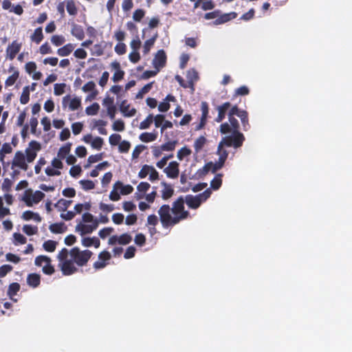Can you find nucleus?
Wrapping results in <instances>:
<instances>
[{
  "instance_id": "f257e3e1",
  "label": "nucleus",
  "mask_w": 352,
  "mask_h": 352,
  "mask_svg": "<svg viewBox=\"0 0 352 352\" xmlns=\"http://www.w3.org/2000/svg\"><path fill=\"white\" fill-rule=\"evenodd\" d=\"M239 124L236 118L229 119V122H226L220 126V132L223 134L232 133V135L226 136L219 142L217 154L219 156L216 163L209 162L203 168V172L207 173L209 171L214 173L220 169L227 159L228 153L223 148V146H233L235 148L240 147L244 141L243 135L239 131Z\"/></svg>"
},
{
  "instance_id": "f03ea898",
  "label": "nucleus",
  "mask_w": 352,
  "mask_h": 352,
  "mask_svg": "<svg viewBox=\"0 0 352 352\" xmlns=\"http://www.w3.org/2000/svg\"><path fill=\"white\" fill-rule=\"evenodd\" d=\"M158 214L164 227L173 226L188 215V212L184 210V200L182 197L174 202L172 208L168 205H163L159 209Z\"/></svg>"
},
{
  "instance_id": "7ed1b4c3",
  "label": "nucleus",
  "mask_w": 352,
  "mask_h": 352,
  "mask_svg": "<svg viewBox=\"0 0 352 352\" xmlns=\"http://www.w3.org/2000/svg\"><path fill=\"white\" fill-rule=\"evenodd\" d=\"M41 150V144L36 142L32 141L29 147L25 151V153L17 151L12 160V169L14 175H18L21 170H27L28 163H32L37 155V152Z\"/></svg>"
},
{
  "instance_id": "20e7f679",
  "label": "nucleus",
  "mask_w": 352,
  "mask_h": 352,
  "mask_svg": "<svg viewBox=\"0 0 352 352\" xmlns=\"http://www.w3.org/2000/svg\"><path fill=\"white\" fill-rule=\"evenodd\" d=\"M73 256L68 250L63 249L57 255L58 267L65 276L73 274L77 271Z\"/></svg>"
},
{
  "instance_id": "39448f33",
  "label": "nucleus",
  "mask_w": 352,
  "mask_h": 352,
  "mask_svg": "<svg viewBox=\"0 0 352 352\" xmlns=\"http://www.w3.org/2000/svg\"><path fill=\"white\" fill-rule=\"evenodd\" d=\"M98 223L99 221L91 213L85 212L82 214V219L77 223L76 232L82 236L91 234L98 228Z\"/></svg>"
},
{
  "instance_id": "423d86ee",
  "label": "nucleus",
  "mask_w": 352,
  "mask_h": 352,
  "mask_svg": "<svg viewBox=\"0 0 352 352\" xmlns=\"http://www.w3.org/2000/svg\"><path fill=\"white\" fill-rule=\"evenodd\" d=\"M133 190L132 186L129 184L124 185L121 182H116L109 194V199L113 201H117L120 199V195H127L131 194Z\"/></svg>"
},
{
  "instance_id": "0eeeda50",
  "label": "nucleus",
  "mask_w": 352,
  "mask_h": 352,
  "mask_svg": "<svg viewBox=\"0 0 352 352\" xmlns=\"http://www.w3.org/2000/svg\"><path fill=\"white\" fill-rule=\"evenodd\" d=\"M211 195V190L208 188L203 193L197 196L188 195L186 197L185 201L188 206L192 209H197L199 207L201 203L206 201Z\"/></svg>"
},
{
  "instance_id": "6e6552de",
  "label": "nucleus",
  "mask_w": 352,
  "mask_h": 352,
  "mask_svg": "<svg viewBox=\"0 0 352 352\" xmlns=\"http://www.w3.org/2000/svg\"><path fill=\"white\" fill-rule=\"evenodd\" d=\"M45 197V194L40 190L33 191L32 190H27L23 195V201L29 207L37 204Z\"/></svg>"
},
{
  "instance_id": "1a4fd4ad",
  "label": "nucleus",
  "mask_w": 352,
  "mask_h": 352,
  "mask_svg": "<svg viewBox=\"0 0 352 352\" xmlns=\"http://www.w3.org/2000/svg\"><path fill=\"white\" fill-rule=\"evenodd\" d=\"M81 98L76 96L67 95L62 99L63 109L74 111L81 108Z\"/></svg>"
},
{
  "instance_id": "9d476101",
  "label": "nucleus",
  "mask_w": 352,
  "mask_h": 352,
  "mask_svg": "<svg viewBox=\"0 0 352 352\" xmlns=\"http://www.w3.org/2000/svg\"><path fill=\"white\" fill-rule=\"evenodd\" d=\"M73 256L75 263L80 266L85 265L92 255L89 250L80 251L78 248H73L69 251Z\"/></svg>"
},
{
  "instance_id": "9b49d317",
  "label": "nucleus",
  "mask_w": 352,
  "mask_h": 352,
  "mask_svg": "<svg viewBox=\"0 0 352 352\" xmlns=\"http://www.w3.org/2000/svg\"><path fill=\"white\" fill-rule=\"evenodd\" d=\"M35 265L42 267L43 272L48 275H51L54 272V268L51 265V259L50 257L41 255L35 258Z\"/></svg>"
},
{
  "instance_id": "f8f14e48",
  "label": "nucleus",
  "mask_w": 352,
  "mask_h": 352,
  "mask_svg": "<svg viewBox=\"0 0 352 352\" xmlns=\"http://www.w3.org/2000/svg\"><path fill=\"white\" fill-rule=\"evenodd\" d=\"M63 163L59 159H53L50 164L45 169V173L47 176H59L61 175L60 170L63 168Z\"/></svg>"
},
{
  "instance_id": "ddd939ff",
  "label": "nucleus",
  "mask_w": 352,
  "mask_h": 352,
  "mask_svg": "<svg viewBox=\"0 0 352 352\" xmlns=\"http://www.w3.org/2000/svg\"><path fill=\"white\" fill-rule=\"evenodd\" d=\"M147 176L150 181L153 182L158 179L159 174L153 166L144 165L138 173V177L144 179Z\"/></svg>"
},
{
  "instance_id": "4468645a",
  "label": "nucleus",
  "mask_w": 352,
  "mask_h": 352,
  "mask_svg": "<svg viewBox=\"0 0 352 352\" xmlns=\"http://www.w3.org/2000/svg\"><path fill=\"white\" fill-rule=\"evenodd\" d=\"M82 141L91 145L96 150L100 151L104 144V140L98 136L94 137L91 134H86L82 138Z\"/></svg>"
},
{
  "instance_id": "2eb2a0df",
  "label": "nucleus",
  "mask_w": 352,
  "mask_h": 352,
  "mask_svg": "<svg viewBox=\"0 0 352 352\" xmlns=\"http://www.w3.org/2000/svg\"><path fill=\"white\" fill-rule=\"evenodd\" d=\"M111 258V254L107 251H102L98 254V260L94 263V267L96 270L104 268Z\"/></svg>"
},
{
  "instance_id": "dca6fc26",
  "label": "nucleus",
  "mask_w": 352,
  "mask_h": 352,
  "mask_svg": "<svg viewBox=\"0 0 352 352\" xmlns=\"http://www.w3.org/2000/svg\"><path fill=\"white\" fill-rule=\"evenodd\" d=\"M132 240V237L129 234L124 233L120 236L113 235L109 237L108 244L114 245L117 243L120 245H127Z\"/></svg>"
},
{
  "instance_id": "f3484780",
  "label": "nucleus",
  "mask_w": 352,
  "mask_h": 352,
  "mask_svg": "<svg viewBox=\"0 0 352 352\" xmlns=\"http://www.w3.org/2000/svg\"><path fill=\"white\" fill-rule=\"evenodd\" d=\"M110 67L113 71V75L112 76V80L114 82H117L121 80L124 76V72L121 69L120 64L118 61H113L111 63Z\"/></svg>"
},
{
  "instance_id": "a211bd4d",
  "label": "nucleus",
  "mask_w": 352,
  "mask_h": 352,
  "mask_svg": "<svg viewBox=\"0 0 352 352\" xmlns=\"http://www.w3.org/2000/svg\"><path fill=\"white\" fill-rule=\"evenodd\" d=\"M164 171L168 177L175 179L179 174V164L175 161L171 162L168 166L164 168Z\"/></svg>"
},
{
  "instance_id": "6ab92c4d",
  "label": "nucleus",
  "mask_w": 352,
  "mask_h": 352,
  "mask_svg": "<svg viewBox=\"0 0 352 352\" xmlns=\"http://www.w3.org/2000/svg\"><path fill=\"white\" fill-rule=\"evenodd\" d=\"M166 56L163 50H159L153 60V65L157 71L163 67L165 65Z\"/></svg>"
},
{
  "instance_id": "aec40b11",
  "label": "nucleus",
  "mask_w": 352,
  "mask_h": 352,
  "mask_svg": "<svg viewBox=\"0 0 352 352\" xmlns=\"http://www.w3.org/2000/svg\"><path fill=\"white\" fill-rule=\"evenodd\" d=\"M36 64L33 61L28 62L25 65L26 72L36 80L41 79L43 76L41 72L36 71Z\"/></svg>"
},
{
  "instance_id": "412c9836",
  "label": "nucleus",
  "mask_w": 352,
  "mask_h": 352,
  "mask_svg": "<svg viewBox=\"0 0 352 352\" xmlns=\"http://www.w3.org/2000/svg\"><path fill=\"white\" fill-rule=\"evenodd\" d=\"M21 44L16 41H13L6 49V56L10 60H13L16 54L20 51Z\"/></svg>"
},
{
  "instance_id": "4be33fe9",
  "label": "nucleus",
  "mask_w": 352,
  "mask_h": 352,
  "mask_svg": "<svg viewBox=\"0 0 352 352\" xmlns=\"http://www.w3.org/2000/svg\"><path fill=\"white\" fill-rule=\"evenodd\" d=\"M120 110L124 117L131 118L135 115L136 109L131 108L126 100H123L120 104Z\"/></svg>"
},
{
  "instance_id": "5701e85b",
  "label": "nucleus",
  "mask_w": 352,
  "mask_h": 352,
  "mask_svg": "<svg viewBox=\"0 0 352 352\" xmlns=\"http://www.w3.org/2000/svg\"><path fill=\"white\" fill-rule=\"evenodd\" d=\"M72 146V144L71 142H67L60 146L58 151L57 156L54 159H59L60 161L64 160L70 154Z\"/></svg>"
},
{
  "instance_id": "b1692460",
  "label": "nucleus",
  "mask_w": 352,
  "mask_h": 352,
  "mask_svg": "<svg viewBox=\"0 0 352 352\" xmlns=\"http://www.w3.org/2000/svg\"><path fill=\"white\" fill-rule=\"evenodd\" d=\"M161 186L162 187V188L160 191L161 195H162V198L164 200H167L173 196V195L174 193V190L170 184H168L165 182H162Z\"/></svg>"
},
{
  "instance_id": "393cba45",
  "label": "nucleus",
  "mask_w": 352,
  "mask_h": 352,
  "mask_svg": "<svg viewBox=\"0 0 352 352\" xmlns=\"http://www.w3.org/2000/svg\"><path fill=\"white\" fill-rule=\"evenodd\" d=\"M92 126L91 128L97 129L98 133L101 135H107V131L104 128V126L107 125V122L102 120H96L94 119L91 122Z\"/></svg>"
},
{
  "instance_id": "a878e982",
  "label": "nucleus",
  "mask_w": 352,
  "mask_h": 352,
  "mask_svg": "<svg viewBox=\"0 0 352 352\" xmlns=\"http://www.w3.org/2000/svg\"><path fill=\"white\" fill-rule=\"evenodd\" d=\"M236 16H237V14L234 12H232L230 13H226V14H221V15L219 14V16L214 21V23L215 25L222 24V23H226L228 21H230L231 19H235L236 17Z\"/></svg>"
},
{
  "instance_id": "bb28decb",
  "label": "nucleus",
  "mask_w": 352,
  "mask_h": 352,
  "mask_svg": "<svg viewBox=\"0 0 352 352\" xmlns=\"http://www.w3.org/2000/svg\"><path fill=\"white\" fill-rule=\"evenodd\" d=\"M201 109L202 115H201V122H200L199 124L196 128L197 130H199L202 127L204 126L206 122L207 117H208V106L206 102H201Z\"/></svg>"
},
{
  "instance_id": "cd10ccee",
  "label": "nucleus",
  "mask_w": 352,
  "mask_h": 352,
  "mask_svg": "<svg viewBox=\"0 0 352 352\" xmlns=\"http://www.w3.org/2000/svg\"><path fill=\"white\" fill-rule=\"evenodd\" d=\"M81 243L85 247L94 246L96 248H99L100 245L97 237H82Z\"/></svg>"
},
{
  "instance_id": "c85d7f7f",
  "label": "nucleus",
  "mask_w": 352,
  "mask_h": 352,
  "mask_svg": "<svg viewBox=\"0 0 352 352\" xmlns=\"http://www.w3.org/2000/svg\"><path fill=\"white\" fill-rule=\"evenodd\" d=\"M72 34L78 40H82L85 37V32L83 28L77 24H72L71 30Z\"/></svg>"
},
{
  "instance_id": "c756f323",
  "label": "nucleus",
  "mask_w": 352,
  "mask_h": 352,
  "mask_svg": "<svg viewBox=\"0 0 352 352\" xmlns=\"http://www.w3.org/2000/svg\"><path fill=\"white\" fill-rule=\"evenodd\" d=\"M230 104L229 102H225L222 105L219 106L217 107L219 113H218L217 117L215 118L216 122H220L224 119L226 112L228 110V109L230 107Z\"/></svg>"
},
{
  "instance_id": "7c9ffc66",
  "label": "nucleus",
  "mask_w": 352,
  "mask_h": 352,
  "mask_svg": "<svg viewBox=\"0 0 352 352\" xmlns=\"http://www.w3.org/2000/svg\"><path fill=\"white\" fill-rule=\"evenodd\" d=\"M74 47L75 46L74 44L68 43L58 49L57 54L60 56H67L72 52V51L74 50Z\"/></svg>"
},
{
  "instance_id": "2f4dec72",
  "label": "nucleus",
  "mask_w": 352,
  "mask_h": 352,
  "mask_svg": "<svg viewBox=\"0 0 352 352\" xmlns=\"http://www.w3.org/2000/svg\"><path fill=\"white\" fill-rule=\"evenodd\" d=\"M22 218L25 221L34 220L36 222L41 221L40 215L30 210L25 211L22 214Z\"/></svg>"
},
{
  "instance_id": "473e14b6",
  "label": "nucleus",
  "mask_w": 352,
  "mask_h": 352,
  "mask_svg": "<svg viewBox=\"0 0 352 352\" xmlns=\"http://www.w3.org/2000/svg\"><path fill=\"white\" fill-rule=\"evenodd\" d=\"M40 275L37 274H30L27 277V283L32 287H36L40 284Z\"/></svg>"
},
{
  "instance_id": "72a5a7b5",
  "label": "nucleus",
  "mask_w": 352,
  "mask_h": 352,
  "mask_svg": "<svg viewBox=\"0 0 352 352\" xmlns=\"http://www.w3.org/2000/svg\"><path fill=\"white\" fill-rule=\"evenodd\" d=\"M206 143V139L204 136H199L195 140L193 147L196 153H199Z\"/></svg>"
},
{
  "instance_id": "f704fd0d",
  "label": "nucleus",
  "mask_w": 352,
  "mask_h": 352,
  "mask_svg": "<svg viewBox=\"0 0 352 352\" xmlns=\"http://www.w3.org/2000/svg\"><path fill=\"white\" fill-rule=\"evenodd\" d=\"M139 138L143 142H153L157 139V133L155 132L143 133L140 134Z\"/></svg>"
},
{
  "instance_id": "c9c22d12",
  "label": "nucleus",
  "mask_w": 352,
  "mask_h": 352,
  "mask_svg": "<svg viewBox=\"0 0 352 352\" xmlns=\"http://www.w3.org/2000/svg\"><path fill=\"white\" fill-rule=\"evenodd\" d=\"M186 78L189 84V87L192 88L194 82L196 81L198 78L197 72L194 69H190L187 72Z\"/></svg>"
},
{
  "instance_id": "e433bc0d",
  "label": "nucleus",
  "mask_w": 352,
  "mask_h": 352,
  "mask_svg": "<svg viewBox=\"0 0 352 352\" xmlns=\"http://www.w3.org/2000/svg\"><path fill=\"white\" fill-rule=\"evenodd\" d=\"M192 151L187 146H184L177 151V157L179 161H182L189 157Z\"/></svg>"
},
{
  "instance_id": "4c0bfd02",
  "label": "nucleus",
  "mask_w": 352,
  "mask_h": 352,
  "mask_svg": "<svg viewBox=\"0 0 352 352\" xmlns=\"http://www.w3.org/2000/svg\"><path fill=\"white\" fill-rule=\"evenodd\" d=\"M33 42L38 44L43 38V30L41 28H36L30 36Z\"/></svg>"
},
{
  "instance_id": "58836bf2",
  "label": "nucleus",
  "mask_w": 352,
  "mask_h": 352,
  "mask_svg": "<svg viewBox=\"0 0 352 352\" xmlns=\"http://www.w3.org/2000/svg\"><path fill=\"white\" fill-rule=\"evenodd\" d=\"M66 227L63 223H54L50 226V230L53 233H63Z\"/></svg>"
},
{
  "instance_id": "ea45409f",
  "label": "nucleus",
  "mask_w": 352,
  "mask_h": 352,
  "mask_svg": "<svg viewBox=\"0 0 352 352\" xmlns=\"http://www.w3.org/2000/svg\"><path fill=\"white\" fill-rule=\"evenodd\" d=\"M100 109V105L97 102L93 103L91 105L86 107L85 113L87 116L96 115Z\"/></svg>"
},
{
  "instance_id": "a19ab883",
  "label": "nucleus",
  "mask_w": 352,
  "mask_h": 352,
  "mask_svg": "<svg viewBox=\"0 0 352 352\" xmlns=\"http://www.w3.org/2000/svg\"><path fill=\"white\" fill-rule=\"evenodd\" d=\"M112 129L115 131L122 132L125 129V123L121 119L113 121L112 124Z\"/></svg>"
},
{
  "instance_id": "79ce46f5",
  "label": "nucleus",
  "mask_w": 352,
  "mask_h": 352,
  "mask_svg": "<svg viewBox=\"0 0 352 352\" xmlns=\"http://www.w3.org/2000/svg\"><path fill=\"white\" fill-rule=\"evenodd\" d=\"M153 122V115L149 114L146 118L140 122L139 128L142 130L146 129L150 127Z\"/></svg>"
},
{
  "instance_id": "37998d69",
  "label": "nucleus",
  "mask_w": 352,
  "mask_h": 352,
  "mask_svg": "<svg viewBox=\"0 0 352 352\" xmlns=\"http://www.w3.org/2000/svg\"><path fill=\"white\" fill-rule=\"evenodd\" d=\"M91 208V204L89 202H85L84 204H78L74 206V212L80 214L83 210H89Z\"/></svg>"
},
{
  "instance_id": "c03bdc74",
  "label": "nucleus",
  "mask_w": 352,
  "mask_h": 352,
  "mask_svg": "<svg viewBox=\"0 0 352 352\" xmlns=\"http://www.w3.org/2000/svg\"><path fill=\"white\" fill-rule=\"evenodd\" d=\"M20 289V285L17 283H13L10 285L8 295L12 299V296L16 295L17 292Z\"/></svg>"
},
{
  "instance_id": "a18cd8bd",
  "label": "nucleus",
  "mask_w": 352,
  "mask_h": 352,
  "mask_svg": "<svg viewBox=\"0 0 352 352\" xmlns=\"http://www.w3.org/2000/svg\"><path fill=\"white\" fill-rule=\"evenodd\" d=\"M72 201L65 200L63 199H60L56 204L55 207L59 210H65L71 204Z\"/></svg>"
},
{
  "instance_id": "49530a36",
  "label": "nucleus",
  "mask_w": 352,
  "mask_h": 352,
  "mask_svg": "<svg viewBox=\"0 0 352 352\" xmlns=\"http://www.w3.org/2000/svg\"><path fill=\"white\" fill-rule=\"evenodd\" d=\"M23 231L27 235L32 236L37 233L38 228L36 226H33L31 225H25L23 227Z\"/></svg>"
},
{
  "instance_id": "de8ad7c7",
  "label": "nucleus",
  "mask_w": 352,
  "mask_h": 352,
  "mask_svg": "<svg viewBox=\"0 0 352 352\" xmlns=\"http://www.w3.org/2000/svg\"><path fill=\"white\" fill-rule=\"evenodd\" d=\"M19 72L17 70H14L12 75L6 80V85L8 87L13 85L19 78Z\"/></svg>"
},
{
  "instance_id": "09e8293b",
  "label": "nucleus",
  "mask_w": 352,
  "mask_h": 352,
  "mask_svg": "<svg viewBox=\"0 0 352 352\" xmlns=\"http://www.w3.org/2000/svg\"><path fill=\"white\" fill-rule=\"evenodd\" d=\"M65 83H56L54 86V94L56 96H60L65 93Z\"/></svg>"
},
{
  "instance_id": "8fccbe9b",
  "label": "nucleus",
  "mask_w": 352,
  "mask_h": 352,
  "mask_svg": "<svg viewBox=\"0 0 352 352\" xmlns=\"http://www.w3.org/2000/svg\"><path fill=\"white\" fill-rule=\"evenodd\" d=\"M30 100V91H29V87H25L23 88L20 101L21 103L23 104H25L28 102Z\"/></svg>"
},
{
  "instance_id": "3c124183",
  "label": "nucleus",
  "mask_w": 352,
  "mask_h": 352,
  "mask_svg": "<svg viewBox=\"0 0 352 352\" xmlns=\"http://www.w3.org/2000/svg\"><path fill=\"white\" fill-rule=\"evenodd\" d=\"M56 245L57 243L56 241L48 240L43 243V247L46 251L52 252L55 250Z\"/></svg>"
},
{
  "instance_id": "603ef678",
  "label": "nucleus",
  "mask_w": 352,
  "mask_h": 352,
  "mask_svg": "<svg viewBox=\"0 0 352 352\" xmlns=\"http://www.w3.org/2000/svg\"><path fill=\"white\" fill-rule=\"evenodd\" d=\"M51 42L56 46H60L65 42V38L62 35H54L51 38Z\"/></svg>"
},
{
  "instance_id": "864d4df0",
  "label": "nucleus",
  "mask_w": 352,
  "mask_h": 352,
  "mask_svg": "<svg viewBox=\"0 0 352 352\" xmlns=\"http://www.w3.org/2000/svg\"><path fill=\"white\" fill-rule=\"evenodd\" d=\"M142 42L138 36H135L131 42H130V47L133 51L139 52V50L141 47Z\"/></svg>"
},
{
  "instance_id": "5fc2aeb1",
  "label": "nucleus",
  "mask_w": 352,
  "mask_h": 352,
  "mask_svg": "<svg viewBox=\"0 0 352 352\" xmlns=\"http://www.w3.org/2000/svg\"><path fill=\"white\" fill-rule=\"evenodd\" d=\"M131 148V143L129 141H121L118 145V151L120 153H128Z\"/></svg>"
},
{
  "instance_id": "6e6d98bb",
  "label": "nucleus",
  "mask_w": 352,
  "mask_h": 352,
  "mask_svg": "<svg viewBox=\"0 0 352 352\" xmlns=\"http://www.w3.org/2000/svg\"><path fill=\"white\" fill-rule=\"evenodd\" d=\"M155 38H151L144 42L143 45V52L144 54H147L150 52L151 47L155 43Z\"/></svg>"
},
{
  "instance_id": "4d7b16f0",
  "label": "nucleus",
  "mask_w": 352,
  "mask_h": 352,
  "mask_svg": "<svg viewBox=\"0 0 352 352\" xmlns=\"http://www.w3.org/2000/svg\"><path fill=\"white\" fill-rule=\"evenodd\" d=\"M66 9L70 15L74 16L77 14V8L73 1H68L67 2Z\"/></svg>"
},
{
  "instance_id": "13d9d810",
  "label": "nucleus",
  "mask_w": 352,
  "mask_h": 352,
  "mask_svg": "<svg viewBox=\"0 0 352 352\" xmlns=\"http://www.w3.org/2000/svg\"><path fill=\"white\" fill-rule=\"evenodd\" d=\"M82 188L85 190L94 189L95 187L94 183L91 180H80L79 182Z\"/></svg>"
},
{
  "instance_id": "bf43d9fd",
  "label": "nucleus",
  "mask_w": 352,
  "mask_h": 352,
  "mask_svg": "<svg viewBox=\"0 0 352 352\" xmlns=\"http://www.w3.org/2000/svg\"><path fill=\"white\" fill-rule=\"evenodd\" d=\"M221 183V175H218L211 181V188L214 190H218L220 188Z\"/></svg>"
},
{
  "instance_id": "052dcab7",
  "label": "nucleus",
  "mask_w": 352,
  "mask_h": 352,
  "mask_svg": "<svg viewBox=\"0 0 352 352\" xmlns=\"http://www.w3.org/2000/svg\"><path fill=\"white\" fill-rule=\"evenodd\" d=\"M109 142L112 146L119 145L121 142V135L117 133L111 134L109 138Z\"/></svg>"
},
{
  "instance_id": "680f3d73",
  "label": "nucleus",
  "mask_w": 352,
  "mask_h": 352,
  "mask_svg": "<svg viewBox=\"0 0 352 352\" xmlns=\"http://www.w3.org/2000/svg\"><path fill=\"white\" fill-rule=\"evenodd\" d=\"M71 128L73 133L75 135H77L82 131L83 129V124L80 122H76L72 124Z\"/></svg>"
},
{
  "instance_id": "e2e57ef3",
  "label": "nucleus",
  "mask_w": 352,
  "mask_h": 352,
  "mask_svg": "<svg viewBox=\"0 0 352 352\" xmlns=\"http://www.w3.org/2000/svg\"><path fill=\"white\" fill-rule=\"evenodd\" d=\"M114 50L116 54L118 55L124 54L126 52V45L122 42H119L114 48Z\"/></svg>"
},
{
  "instance_id": "0e129e2a",
  "label": "nucleus",
  "mask_w": 352,
  "mask_h": 352,
  "mask_svg": "<svg viewBox=\"0 0 352 352\" xmlns=\"http://www.w3.org/2000/svg\"><path fill=\"white\" fill-rule=\"evenodd\" d=\"M164 119L165 116L162 114H157L155 116H153V122L155 123V127L162 128Z\"/></svg>"
},
{
  "instance_id": "69168bd1",
  "label": "nucleus",
  "mask_w": 352,
  "mask_h": 352,
  "mask_svg": "<svg viewBox=\"0 0 352 352\" xmlns=\"http://www.w3.org/2000/svg\"><path fill=\"white\" fill-rule=\"evenodd\" d=\"M145 12L142 9L135 10L133 14V19L135 21H140L142 19L144 16Z\"/></svg>"
},
{
  "instance_id": "338daca9",
  "label": "nucleus",
  "mask_w": 352,
  "mask_h": 352,
  "mask_svg": "<svg viewBox=\"0 0 352 352\" xmlns=\"http://www.w3.org/2000/svg\"><path fill=\"white\" fill-rule=\"evenodd\" d=\"M71 136L70 131L68 128H64L62 129L59 134V140L62 142L68 140Z\"/></svg>"
},
{
  "instance_id": "774afa93",
  "label": "nucleus",
  "mask_w": 352,
  "mask_h": 352,
  "mask_svg": "<svg viewBox=\"0 0 352 352\" xmlns=\"http://www.w3.org/2000/svg\"><path fill=\"white\" fill-rule=\"evenodd\" d=\"M113 232V229L112 228H104L99 231L98 235L101 239H105L110 236Z\"/></svg>"
}]
</instances>
